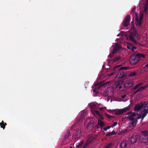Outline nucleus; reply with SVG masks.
I'll use <instances>...</instances> for the list:
<instances>
[{
  "label": "nucleus",
  "instance_id": "f257e3e1",
  "mask_svg": "<svg viewBox=\"0 0 148 148\" xmlns=\"http://www.w3.org/2000/svg\"><path fill=\"white\" fill-rule=\"evenodd\" d=\"M145 55L143 53H138L136 54L131 56L130 58L129 62L130 64L134 65L136 64L141 58H144Z\"/></svg>",
  "mask_w": 148,
  "mask_h": 148
},
{
  "label": "nucleus",
  "instance_id": "f03ea898",
  "mask_svg": "<svg viewBox=\"0 0 148 148\" xmlns=\"http://www.w3.org/2000/svg\"><path fill=\"white\" fill-rule=\"evenodd\" d=\"M131 33L128 35V37L130 41L137 44V42L134 39V38L136 37V39L138 40L140 39L139 35L137 34V31L135 27L132 25L131 28Z\"/></svg>",
  "mask_w": 148,
  "mask_h": 148
},
{
  "label": "nucleus",
  "instance_id": "7ed1b4c3",
  "mask_svg": "<svg viewBox=\"0 0 148 148\" xmlns=\"http://www.w3.org/2000/svg\"><path fill=\"white\" fill-rule=\"evenodd\" d=\"M114 71L117 70L119 71L118 73L116 75V77L118 78L119 79L123 78L126 77L127 75L126 71L123 70H121L118 68L117 66H116L113 69Z\"/></svg>",
  "mask_w": 148,
  "mask_h": 148
},
{
  "label": "nucleus",
  "instance_id": "20e7f679",
  "mask_svg": "<svg viewBox=\"0 0 148 148\" xmlns=\"http://www.w3.org/2000/svg\"><path fill=\"white\" fill-rule=\"evenodd\" d=\"M97 137V135H88V139L85 144L84 145L82 148H86L88 145L92 143Z\"/></svg>",
  "mask_w": 148,
  "mask_h": 148
},
{
  "label": "nucleus",
  "instance_id": "39448f33",
  "mask_svg": "<svg viewBox=\"0 0 148 148\" xmlns=\"http://www.w3.org/2000/svg\"><path fill=\"white\" fill-rule=\"evenodd\" d=\"M139 139V136L138 135H132L129 138L128 143L131 145L136 143Z\"/></svg>",
  "mask_w": 148,
  "mask_h": 148
},
{
  "label": "nucleus",
  "instance_id": "423d86ee",
  "mask_svg": "<svg viewBox=\"0 0 148 148\" xmlns=\"http://www.w3.org/2000/svg\"><path fill=\"white\" fill-rule=\"evenodd\" d=\"M130 109V108L129 106H128L122 109H117L115 110V113L116 115L121 114L124 112L129 110Z\"/></svg>",
  "mask_w": 148,
  "mask_h": 148
},
{
  "label": "nucleus",
  "instance_id": "0eeeda50",
  "mask_svg": "<svg viewBox=\"0 0 148 148\" xmlns=\"http://www.w3.org/2000/svg\"><path fill=\"white\" fill-rule=\"evenodd\" d=\"M130 19L131 17L129 15H127L124 19L122 25L125 27L127 26L129 24Z\"/></svg>",
  "mask_w": 148,
  "mask_h": 148
},
{
  "label": "nucleus",
  "instance_id": "6e6552de",
  "mask_svg": "<svg viewBox=\"0 0 148 148\" xmlns=\"http://www.w3.org/2000/svg\"><path fill=\"white\" fill-rule=\"evenodd\" d=\"M144 104L143 103V102H141L135 105L134 108V111H138L140 110L143 107Z\"/></svg>",
  "mask_w": 148,
  "mask_h": 148
},
{
  "label": "nucleus",
  "instance_id": "1a4fd4ad",
  "mask_svg": "<svg viewBox=\"0 0 148 148\" xmlns=\"http://www.w3.org/2000/svg\"><path fill=\"white\" fill-rule=\"evenodd\" d=\"M144 103L143 106V112H144L146 114L148 113V101H145L143 102Z\"/></svg>",
  "mask_w": 148,
  "mask_h": 148
},
{
  "label": "nucleus",
  "instance_id": "9d476101",
  "mask_svg": "<svg viewBox=\"0 0 148 148\" xmlns=\"http://www.w3.org/2000/svg\"><path fill=\"white\" fill-rule=\"evenodd\" d=\"M143 18V15H141L140 16L139 18H138V17L137 16H136V25L137 26H140L141 24L142 23V20Z\"/></svg>",
  "mask_w": 148,
  "mask_h": 148
},
{
  "label": "nucleus",
  "instance_id": "9b49d317",
  "mask_svg": "<svg viewBox=\"0 0 148 148\" xmlns=\"http://www.w3.org/2000/svg\"><path fill=\"white\" fill-rule=\"evenodd\" d=\"M139 140L140 142L145 143L148 142V137L139 136Z\"/></svg>",
  "mask_w": 148,
  "mask_h": 148
},
{
  "label": "nucleus",
  "instance_id": "f8f14e48",
  "mask_svg": "<svg viewBox=\"0 0 148 148\" xmlns=\"http://www.w3.org/2000/svg\"><path fill=\"white\" fill-rule=\"evenodd\" d=\"M128 143L125 140L122 141L119 145L120 148H127Z\"/></svg>",
  "mask_w": 148,
  "mask_h": 148
},
{
  "label": "nucleus",
  "instance_id": "ddd939ff",
  "mask_svg": "<svg viewBox=\"0 0 148 148\" xmlns=\"http://www.w3.org/2000/svg\"><path fill=\"white\" fill-rule=\"evenodd\" d=\"M75 137L76 139L79 138L82 135L81 132L80 130L77 129L75 133Z\"/></svg>",
  "mask_w": 148,
  "mask_h": 148
},
{
  "label": "nucleus",
  "instance_id": "4468645a",
  "mask_svg": "<svg viewBox=\"0 0 148 148\" xmlns=\"http://www.w3.org/2000/svg\"><path fill=\"white\" fill-rule=\"evenodd\" d=\"M137 120L136 119L131 120L129 123L130 127H133L136 126L137 124Z\"/></svg>",
  "mask_w": 148,
  "mask_h": 148
},
{
  "label": "nucleus",
  "instance_id": "2eb2a0df",
  "mask_svg": "<svg viewBox=\"0 0 148 148\" xmlns=\"http://www.w3.org/2000/svg\"><path fill=\"white\" fill-rule=\"evenodd\" d=\"M120 47L118 46H116L114 49V50L112 51L111 53H110L108 56L109 57H112L113 56V55L114 54L117 50H119L120 49Z\"/></svg>",
  "mask_w": 148,
  "mask_h": 148
},
{
  "label": "nucleus",
  "instance_id": "dca6fc26",
  "mask_svg": "<svg viewBox=\"0 0 148 148\" xmlns=\"http://www.w3.org/2000/svg\"><path fill=\"white\" fill-rule=\"evenodd\" d=\"M138 115V116L137 117V119H143L147 116V115L144 112H143L141 113V114H139L138 113H136Z\"/></svg>",
  "mask_w": 148,
  "mask_h": 148
},
{
  "label": "nucleus",
  "instance_id": "f3484780",
  "mask_svg": "<svg viewBox=\"0 0 148 148\" xmlns=\"http://www.w3.org/2000/svg\"><path fill=\"white\" fill-rule=\"evenodd\" d=\"M136 115L137 114H136L134 113H132L131 115L128 116L127 117L130 121L136 119L135 118V117Z\"/></svg>",
  "mask_w": 148,
  "mask_h": 148
},
{
  "label": "nucleus",
  "instance_id": "a211bd4d",
  "mask_svg": "<svg viewBox=\"0 0 148 148\" xmlns=\"http://www.w3.org/2000/svg\"><path fill=\"white\" fill-rule=\"evenodd\" d=\"M133 83L132 82H128L124 85V86L126 88H129L133 86Z\"/></svg>",
  "mask_w": 148,
  "mask_h": 148
},
{
  "label": "nucleus",
  "instance_id": "6ab92c4d",
  "mask_svg": "<svg viewBox=\"0 0 148 148\" xmlns=\"http://www.w3.org/2000/svg\"><path fill=\"white\" fill-rule=\"evenodd\" d=\"M120 58V57H115L114 58V59L111 60H108V63L110 62H112V63H113L114 62H117L119 60Z\"/></svg>",
  "mask_w": 148,
  "mask_h": 148
},
{
  "label": "nucleus",
  "instance_id": "aec40b11",
  "mask_svg": "<svg viewBox=\"0 0 148 148\" xmlns=\"http://www.w3.org/2000/svg\"><path fill=\"white\" fill-rule=\"evenodd\" d=\"M71 133L70 132L69 130L66 132V133L64 135V140H66V139L67 138L70 136H71Z\"/></svg>",
  "mask_w": 148,
  "mask_h": 148
},
{
  "label": "nucleus",
  "instance_id": "412c9836",
  "mask_svg": "<svg viewBox=\"0 0 148 148\" xmlns=\"http://www.w3.org/2000/svg\"><path fill=\"white\" fill-rule=\"evenodd\" d=\"M115 134V132H114V130H113L112 132H108L106 134V136H112L114 134Z\"/></svg>",
  "mask_w": 148,
  "mask_h": 148
},
{
  "label": "nucleus",
  "instance_id": "4be33fe9",
  "mask_svg": "<svg viewBox=\"0 0 148 148\" xmlns=\"http://www.w3.org/2000/svg\"><path fill=\"white\" fill-rule=\"evenodd\" d=\"M95 86L96 87V88L100 89L104 86V85L103 84H95Z\"/></svg>",
  "mask_w": 148,
  "mask_h": 148
},
{
  "label": "nucleus",
  "instance_id": "5701e85b",
  "mask_svg": "<svg viewBox=\"0 0 148 148\" xmlns=\"http://www.w3.org/2000/svg\"><path fill=\"white\" fill-rule=\"evenodd\" d=\"M104 123L101 120H99L98 121L97 125L98 127H98L99 125L100 126V127H102L103 126H104Z\"/></svg>",
  "mask_w": 148,
  "mask_h": 148
},
{
  "label": "nucleus",
  "instance_id": "b1692460",
  "mask_svg": "<svg viewBox=\"0 0 148 148\" xmlns=\"http://www.w3.org/2000/svg\"><path fill=\"white\" fill-rule=\"evenodd\" d=\"M7 125V124L4 122L3 121H2L1 123H0V125L1 126V128H2L3 129H4L5 128V126L6 125Z\"/></svg>",
  "mask_w": 148,
  "mask_h": 148
},
{
  "label": "nucleus",
  "instance_id": "393cba45",
  "mask_svg": "<svg viewBox=\"0 0 148 148\" xmlns=\"http://www.w3.org/2000/svg\"><path fill=\"white\" fill-rule=\"evenodd\" d=\"M83 141H82L79 143H76L75 145L77 147H79L81 146L83 143Z\"/></svg>",
  "mask_w": 148,
  "mask_h": 148
},
{
  "label": "nucleus",
  "instance_id": "a878e982",
  "mask_svg": "<svg viewBox=\"0 0 148 148\" xmlns=\"http://www.w3.org/2000/svg\"><path fill=\"white\" fill-rule=\"evenodd\" d=\"M81 114V116L80 117V120H83L85 118V116L86 115V112H83V113H82Z\"/></svg>",
  "mask_w": 148,
  "mask_h": 148
},
{
  "label": "nucleus",
  "instance_id": "bb28decb",
  "mask_svg": "<svg viewBox=\"0 0 148 148\" xmlns=\"http://www.w3.org/2000/svg\"><path fill=\"white\" fill-rule=\"evenodd\" d=\"M142 84V83H140L138 85H136L133 88V90H135L137 89L139 86L141 85Z\"/></svg>",
  "mask_w": 148,
  "mask_h": 148
},
{
  "label": "nucleus",
  "instance_id": "cd10ccee",
  "mask_svg": "<svg viewBox=\"0 0 148 148\" xmlns=\"http://www.w3.org/2000/svg\"><path fill=\"white\" fill-rule=\"evenodd\" d=\"M121 70H129L130 69V68L129 67H122L119 68Z\"/></svg>",
  "mask_w": 148,
  "mask_h": 148
},
{
  "label": "nucleus",
  "instance_id": "c85d7f7f",
  "mask_svg": "<svg viewBox=\"0 0 148 148\" xmlns=\"http://www.w3.org/2000/svg\"><path fill=\"white\" fill-rule=\"evenodd\" d=\"M89 106L91 109L95 110L96 108V106L95 104H92L89 105Z\"/></svg>",
  "mask_w": 148,
  "mask_h": 148
},
{
  "label": "nucleus",
  "instance_id": "c756f323",
  "mask_svg": "<svg viewBox=\"0 0 148 148\" xmlns=\"http://www.w3.org/2000/svg\"><path fill=\"white\" fill-rule=\"evenodd\" d=\"M136 73L135 72H134L131 73L129 75L130 77H132L136 75Z\"/></svg>",
  "mask_w": 148,
  "mask_h": 148
},
{
  "label": "nucleus",
  "instance_id": "7c9ffc66",
  "mask_svg": "<svg viewBox=\"0 0 148 148\" xmlns=\"http://www.w3.org/2000/svg\"><path fill=\"white\" fill-rule=\"evenodd\" d=\"M112 145L113 144L112 143H109L106 146L105 148H111Z\"/></svg>",
  "mask_w": 148,
  "mask_h": 148
},
{
  "label": "nucleus",
  "instance_id": "2f4dec72",
  "mask_svg": "<svg viewBox=\"0 0 148 148\" xmlns=\"http://www.w3.org/2000/svg\"><path fill=\"white\" fill-rule=\"evenodd\" d=\"M143 90V86H141L138 88L137 90L138 91V92H140L141 90Z\"/></svg>",
  "mask_w": 148,
  "mask_h": 148
},
{
  "label": "nucleus",
  "instance_id": "473e14b6",
  "mask_svg": "<svg viewBox=\"0 0 148 148\" xmlns=\"http://www.w3.org/2000/svg\"><path fill=\"white\" fill-rule=\"evenodd\" d=\"M144 69L146 71H148V64H146L144 67Z\"/></svg>",
  "mask_w": 148,
  "mask_h": 148
},
{
  "label": "nucleus",
  "instance_id": "72a5a7b5",
  "mask_svg": "<svg viewBox=\"0 0 148 148\" xmlns=\"http://www.w3.org/2000/svg\"><path fill=\"white\" fill-rule=\"evenodd\" d=\"M111 127V126H108L107 127L104 128L103 129V130H104L105 131H106L107 130L109 129Z\"/></svg>",
  "mask_w": 148,
  "mask_h": 148
},
{
  "label": "nucleus",
  "instance_id": "f704fd0d",
  "mask_svg": "<svg viewBox=\"0 0 148 148\" xmlns=\"http://www.w3.org/2000/svg\"><path fill=\"white\" fill-rule=\"evenodd\" d=\"M136 47H133L132 46L131 50L132 51H134V49H136Z\"/></svg>",
  "mask_w": 148,
  "mask_h": 148
},
{
  "label": "nucleus",
  "instance_id": "c9c22d12",
  "mask_svg": "<svg viewBox=\"0 0 148 148\" xmlns=\"http://www.w3.org/2000/svg\"><path fill=\"white\" fill-rule=\"evenodd\" d=\"M92 124V123L91 122H89L88 123V125H87L88 128V127H90V125Z\"/></svg>",
  "mask_w": 148,
  "mask_h": 148
},
{
  "label": "nucleus",
  "instance_id": "e433bc0d",
  "mask_svg": "<svg viewBox=\"0 0 148 148\" xmlns=\"http://www.w3.org/2000/svg\"><path fill=\"white\" fill-rule=\"evenodd\" d=\"M95 113H96V114L98 115H99L100 114V112L99 111H97L95 110Z\"/></svg>",
  "mask_w": 148,
  "mask_h": 148
},
{
  "label": "nucleus",
  "instance_id": "4c0bfd02",
  "mask_svg": "<svg viewBox=\"0 0 148 148\" xmlns=\"http://www.w3.org/2000/svg\"><path fill=\"white\" fill-rule=\"evenodd\" d=\"M132 46L131 45L127 46V49L131 50V48H132Z\"/></svg>",
  "mask_w": 148,
  "mask_h": 148
},
{
  "label": "nucleus",
  "instance_id": "58836bf2",
  "mask_svg": "<svg viewBox=\"0 0 148 148\" xmlns=\"http://www.w3.org/2000/svg\"><path fill=\"white\" fill-rule=\"evenodd\" d=\"M138 91L137 90H136L134 92H132V93L133 94V95H134L136 94V93H138Z\"/></svg>",
  "mask_w": 148,
  "mask_h": 148
},
{
  "label": "nucleus",
  "instance_id": "ea45409f",
  "mask_svg": "<svg viewBox=\"0 0 148 148\" xmlns=\"http://www.w3.org/2000/svg\"><path fill=\"white\" fill-rule=\"evenodd\" d=\"M113 125H114V126H116L117 124V122H114L113 123Z\"/></svg>",
  "mask_w": 148,
  "mask_h": 148
},
{
  "label": "nucleus",
  "instance_id": "a19ab883",
  "mask_svg": "<svg viewBox=\"0 0 148 148\" xmlns=\"http://www.w3.org/2000/svg\"><path fill=\"white\" fill-rule=\"evenodd\" d=\"M126 96V94H125L122 96V99H123L125 98Z\"/></svg>",
  "mask_w": 148,
  "mask_h": 148
},
{
  "label": "nucleus",
  "instance_id": "79ce46f5",
  "mask_svg": "<svg viewBox=\"0 0 148 148\" xmlns=\"http://www.w3.org/2000/svg\"><path fill=\"white\" fill-rule=\"evenodd\" d=\"M107 93V91H106V92H105V95L106 96V97H109V96H108V93Z\"/></svg>",
  "mask_w": 148,
  "mask_h": 148
},
{
  "label": "nucleus",
  "instance_id": "37998d69",
  "mask_svg": "<svg viewBox=\"0 0 148 148\" xmlns=\"http://www.w3.org/2000/svg\"><path fill=\"white\" fill-rule=\"evenodd\" d=\"M99 109L101 111H102L103 110V108H99Z\"/></svg>",
  "mask_w": 148,
  "mask_h": 148
},
{
  "label": "nucleus",
  "instance_id": "c03bdc74",
  "mask_svg": "<svg viewBox=\"0 0 148 148\" xmlns=\"http://www.w3.org/2000/svg\"><path fill=\"white\" fill-rule=\"evenodd\" d=\"M107 116L109 119H110L112 117V116L110 115H108V116Z\"/></svg>",
  "mask_w": 148,
  "mask_h": 148
},
{
  "label": "nucleus",
  "instance_id": "a18cd8bd",
  "mask_svg": "<svg viewBox=\"0 0 148 148\" xmlns=\"http://www.w3.org/2000/svg\"><path fill=\"white\" fill-rule=\"evenodd\" d=\"M97 89V88H95V89H94L93 90V91L94 92H97L96 90Z\"/></svg>",
  "mask_w": 148,
  "mask_h": 148
},
{
  "label": "nucleus",
  "instance_id": "49530a36",
  "mask_svg": "<svg viewBox=\"0 0 148 148\" xmlns=\"http://www.w3.org/2000/svg\"><path fill=\"white\" fill-rule=\"evenodd\" d=\"M143 88H144V89L146 88H147V86H145L143 87Z\"/></svg>",
  "mask_w": 148,
  "mask_h": 148
},
{
  "label": "nucleus",
  "instance_id": "de8ad7c7",
  "mask_svg": "<svg viewBox=\"0 0 148 148\" xmlns=\"http://www.w3.org/2000/svg\"><path fill=\"white\" fill-rule=\"evenodd\" d=\"M109 126H111V127H114V125H113V124H112V125H111Z\"/></svg>",
  "mask_w": 148,
  "mask_h": 148
},
{
  "label": "nucleus",
  "instance_id": "09e8293b",
  "mask_svg": "<svg viewBox=\"0 0 148 148\" xmlns=\"http://www.w3.org/2000/svg\"><path fill=\"white\" fill-rule=\"evenodd\" d=\"M121 86H119V89H121Z\"/></svg>",
  "mask_w": 148,
  "mask_h": 148
},
{
  "label": "nucleus",
  "instance_id": "8fccbe9b",
  "mask_svg": "<svg viewBox=\"0 0 148 148\" xmlns=\"http://www.w3.org/2000/svg\"><path fill=\"white\" fill-rule=\"evenodd\" d=\"M73 126H72V127H71V130H72V128H73Z\"/></svg>",
  "mask_w": 148,
  "mask_h": 148
},
{
  "label": "nucleus",
  "instance_id": "3c124183",
  "mask_svg": "<svg viewBox=\"0 0 148 148\" xmlns=\"http://www.w3.org/2000/svg\"><path fill=\"white\" fill-rule=\"evenodd\" d=\"M69 148H72V147L71 146Z\"/></svg>",
  "mask_w": 148,
  "mask_h": 148
},
{
  "label": "nucleus",
  "instance_id": "603ef678",
  "mask_svg": "<svg viewBox=\"0 0 148 148\" xmlns=\"http://www.w3.org/2000/svg\"><path fill=\"white\" fill-rule=\"evenodd\" d=\"M143 119H141V121H142L143 120Z\"/></svg>",
  "mask_w": 148,
  "mask_h": 148
},
{
  "label": "nucleus",
  "instance_id": "864d4df0",
  "mask_svg": "<svg viewBox=\"0 0 148 148\" xmlns=\"http://www.w3.org/2000/svg\"><path fill=\"white\" fill-rule=\"evenodd\" d=\"M127 114H130V113H128Z\"/></svg>",
  "mask_w": 148,
  "mask_h": 148
}]
</instances>
